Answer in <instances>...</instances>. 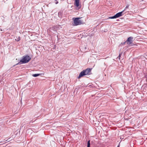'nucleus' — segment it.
I'll use <instances>...</instances> for the list:
<instances>
[{"label": "nucleus", "instance_id": "6", "mask_svg": "<svg viewBox=\"0 0 147 147\" xmlns=\"http://www.w3.org/2000/svg\"><path fill=\"white\" fill-rule=\"evenodd\" d=\"M79 0H75V5L78 7L79 6Z\"/></svg>", "mask_w": 147, "mask_h": 147}, {"label": "nucleus", "instance_id": "1", "mask_svg": "<svg viewBox=\"0 0 147 147\" xmlns=\"http://www.w3.org/2000/svg\"><path fill=\"white\" fill-rule=\"evenodd\" d=\"M31 59V58L30 56L28 55L24 56L23 57L22 59L20 61V62L17 63L16 65L27 63Z\"/></svg>", "mask_w": 147, "mask_h": 147}, {"label": "nucleus", "instance_id": "5", "mask_svg": "<svg viewBox=\"0 0 147 147\" xmlns=\"http://www.w3.org/2000/svg\"><path fill=\"white\" fill-rule=\"evenodd\" d=\"M133 38H134L131 36L128 37L126 40L127 44L129 45L131 44V46L134 45V44H132Z\"/></svg>", "mask_w": 147, "mask_h": 147}, {"label": "nucleus", "instance_id": "3", "mask_svg": "<svg viewBox=\"0 0 147 147\" xmlns=\"http://www.w3.org/2000/svg\"><path fill=\"white\" fill-rule=\"evenodd\" d=\"M74 25L77 26L79 25H80L82 24V22L81 21L79 20L80 18H73V20H74Z\"/></svg>", "mask_w": 147, "mask_h": 147}, {"label": "nucleus", "instance_id": "10", "mask_svg": "<svg viewBox=\"0 0 147 147\" xmlns=\"http://www.w3.org/2000/svg\"><path fill=\"white\" fill-rule=\"evenodd\" d=\"M129 5H127V6H126V7H125V9L123 10H124V11L126 10V9H127V8H128V7H129Z\"/></svg>", "mask_w": 147, "mask_h": 147}, {"label": "nucleus", "instance_id": "13", "mask_svg": "<svg viewBox=\"0 0 147 147\" xmlns=\"http://www.w3.org/2000/svg\"><path fill=\"white\" fill-rule=\"evenodd\" d=\"M126 42L127 43L126 41H125V42H124L123 43V45H124V44H125V43H126Z\"/></svg>", "mask_w": 147, "mask_h": 147}, {"label": "nucleus", "instance_id": "2", "mask_svg": "<svg viewBox=\"0 0 147 147\" xmlns=\"http://www.w3.org/2000/svg\"><path fill=\"white\" fill-rule=\"evenodd\" d=\"M91 69L90 68H87L83 70L80 73L78 78L79 79L83 76L91 74Z\"/></svg>", "mask_w": 147, "mask_h": 147}, {"label": "nucleus", "instance_id": "9", "mask_svg": "<svg viewBox=\"0 0 147 147\" xmlns=\"http://www.w3.org/2000/svg\"><path fill=\"white\" fill-rule=\"evenodd\" d=\"M90 140H89L88 142L87 147H90Z\"/></svg>", "mask_w": 147, "mask_h": 147}, {"label": "nucleus", "instance_id": "16", "mask_svg": "<svg viewBox=\"0 0 147 147\" xmlns=\"http://www.w3.org/2000/svg\"><path fill=\"white\" fill-rule=\"evenodd\" d=\"M55 1H57V0H55Z\"/></svg>", "mask_w": 147, "mask_h": 147}, {"label": "nucleus", "instance_id": "8", "mask_svg": "<svg viewBox=\"0 0 147 147\" xmlns=\"http://www.w3.org/2000/svg\"><path fill=\"white\" fill-rule=\"evenodd\" d=\"M40 74H33L32 75V76L34 77H36L37 76H40Z\"/></svg>", "mask_w": 147, "mask_h": 147}, {"label": "nucleus", "instance_id": "4", "mask_svg": "<svg viewBox=\"0 0 147 147\" xmlns=\"http://www.w3.org/2000/svg\"><path fill=\"white\" fill-rule=\"evenodd\" d=\"M124 11V10H123L121 12L117 13L115 15L113 16L109 17L108 19H114L121 16L123 15V13Z\"/></svg>", "mask_w": 147, "mask_h": 147}, {"label": "nucleus", "instance_id": "15", "mask_svg": "<svg viewBox=\"0 0 147 147\" xmlns=\"http://www.w3.org/2000/svg\"><path fill=\"white\" fill-rule=\"evenodd\" d=\"M117 147H119V144L117 146Z\"/></svg>", "mask_w": 147, "mask_h": 147}, {"label": "nucleus", "instance_id": "12", "mask_svg": "<svg viewBox=\"0 0 147 147\" xmlns=\"http://www.w3.org/2000/svg\"><path fill=\"white\" fill-rule=\"evenodd\" d=\"M20 40V37H19L17 39V41H19Z\"/></svg>", "mask_w": 147, "mask_h": 147}, {"label": "nucleus", "instance_id": "14", "mask_svg": "<svg viewBox=\"0 0 147 147\" xmlns=\"http://www.w3.org/2000/svg\"><path fill=\"white\" fill-rule=\"evenodd\" d=\"M58 3V1H57L56 2H55V4H57Z\"/></svg>", "mask_w": 147, "mask_h": 147}, {"label": "nucleus", "instance_id": "7", "mask_svg": "<svg viewBox=\"0 0 147 147\" xmlns=\"http://www.w3.org/2000/svg\"><path fill=\"white\" fill-rule=\"evenodd\" d=\"M58 15L59 17L61 18L62 16V12L60 11L58 12Z\"/></svg>", "mask_w": 147, "mask_h": 147}, {"label": "nucleus", "instance_id": "11", "mask_svg": "<svg viewBox=\"0 0 147 147\" xmlns=\"http://www.w3.org/2000/svg\"><path fill=\"white\" fill-rule=\"evenodd\" d=\"M121 54H119L118 57V58L119 59H120V57H121Z\"/></svg>", "mask_w": 147, "mask_h": 147}]
</instances>
